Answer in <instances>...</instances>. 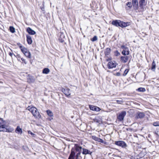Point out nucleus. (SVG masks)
Listing matches in <instances>:
<instances>
[{"mask_svg": "<svg viewBox=\"0 0 159 159\" xmlns=\"http://www.w3.org/2000/svg\"><path fill=\"white\" fill-rule=\"evenodd\" d=\"M27 109L31 112L34 117L36 118H40L41 116L37 109L34 107L29 106Z\"/></svg>", "mask_w": 159, "mask_h": 159, "instance_id": "obj_1", "label": "nucleus"}, {"mask_svg": "<svg viewBox=\"0 0 159 159\" xmlns=\"http://www.w3.org/2000/svg\"><path fill=\"white\" fill-rule=\"evenodd\" d=\"M112 24L117 27L120 26L122 28L125 27L130 25V22H125L120 20H116L112 22Z\"/></svg>", "mask_w": 159, "mask_h": 159, "instance_id": "obj_2", "label": "nucleus"}, {"mask_svg": "<svg viewBox=\"0 0 159 159\" xmlns=\"http://www.w3.org/2000/svg\"><path fill=\"white\" fill-rule=\"evenodd\" d=\"M139 6L138 11H139L142 12L144 9V7L146 5L145 0H140L139 2Z\"/></svg>", "mask_w": 159, "mask_h": 159, "instance_id": "obj_3", "label": "nucleus"}, {"mask_svg": "<svg viewBox=\"0 0 159 159\" xmlns=\"http://www.w3.org/2000/svg\"><path fill=\"white\" fill-rule=\"evenodd\" d=\"M126 114V112L125 111H122L121 113H119L117 116L118 120L119 121L123 120Z\"/></svg>", "mask_w": 159, "mask_h": 159, "instance_id": "obj_4", "label": "nucleus"}, {"mask_svg": "<svg viewBox=\"0 0 159 159\" xmlns=\"http://www.w3.org/2000/svg\"><path fill=\"white\" fill-rule=\"evenodd\" d=\"M115 144L122 148H125L126 146V144L125 143L122 141H115Z\"/></svg>", "mask_w": 159, "mask_h": 159, "instance_id": "obj_5", "label": "nucleus"}, {"mask_svg": "<svg viewBox=\"0 0 159 159\" xmlns=\"http://www.w3.org/2000/svg\"><path fill=\"white\" fill-rule=\"evenodd\" d=\"M14 130V129L10 127L7 126L6 125L2 131L4 132H12Z\"/></svg>", "mask_w": 159, "mask_h": 159, "instance_id": "obj_6", "label": "nucleus"}, {"mask_svg": "<svg viewBox=\"0 0 159 159\" xmlns=\"http://www.w3.org/2000/svg\"><path fill=\"white\" fill-rule=\"evenodd\" d=\"M116 64L115 61H111L108 63L107 66L108 68L110 69L115 67L116 66Z\"/></svg>", "mask_w": 159, "mask_h": 159, "instance_id": "obj_7", "label": "nucleus"}, {"mask_svg": "<svg viewBox=\"0 0 159 159\" xmlns=\"http://www.w3.org/2000/svg\"><path fill=\"white\" fill-rule=\"evenodd\" d=\"M132 5H133V6L134 10H138V0H132Z\"/></svg>", "mask_w": 159, "mask_h": 159, "instance_id": "obj_8", "label": "nucleus"}, {"mask_svg": "<svg viewBox=\"0 0 159 159\" xmlns=\"http://www.w3.org/2000/svg\"><path fill=\"white\" fill-rule=\"evenodd\" d=\"M61 91L62 92L67 96L70 95V89L67 88H62L61 89Z\"/></svg>", "mask_w": 159, "mask_h": 159, "instance_id": "obj_9", "label": "nucleus"}, {"mask_svg": "<svg viewBox=\"0 0 159 159\" xmlns=\"http://www.w3.org/2000/svg\"><path fill=\"white\" fill-rule=\"evenodd\" d=\"M5 126V121L2 119L0 118V131H2Z\"/></svg>", "mask_w": 159, "mask_h": 159, "instance_id": "obj_10", "label": "nucleus"}, {"mask_svg": "<svg viewBox=\"0 0 159 159\" xmlns=\"http://www.w3.org/2000/svg\"><path fill=\"white\" fill-rule=\"evenodd\" d=\"M121 47L124 49L122 51V54L124 55H128L129 54V51L128 50L127 48H126L124 46H122Z\"/></svg>", "mask_w": 159, "mask_h": 159, "instance_id": "obj_11", "label": "nucleus"}, {"mask_svg": "<svg viewBox=\"0 0 159 159\" xmlns=\"http://www.w3.org/2000/svg\"><path fill=\"white\" fill-rule=\"evenodd\" d=\"M89 108L91 110L96 111H99L100 110V109L99 107L91 105H89Z\"/></svg>", "mask_w": 159, "mask_h": 159, "instance_id": "obj_12", "label": "nucleus"}, {"mask_svg": "<svg viewBox=\"0 0 159 159\" xmlns=\"http://www.w3.org/2000/svg\"><path fill=\"white\" fill-rule=\"evenodd\" d=\"M92 153V152L91 151L89 150L84 148H83V152L82 153L83 155H86L88 154H89L91 155Z\"/></svg>", "mask_w": 159, "mask_h": 159, "instance_id": "obj_13", "label": "nucleus"}, {"mask_svg": "<svg viewBox=\"0 0 159 159\" xmlns=\"http://www.w3.org/2000/svg\"><path fill=\"white\" fill-rule=\"evenodd\" d=\"M74 148L76 151L78 152L77 153H81L82 149L81 147L80 146L77 144H75Z\"/></svg>", "mask_w": 159, "mask_h": 159, "instance_id": "obj_14", "label": "nucleus"}, {"mask_svg": "<svg viewBox=\"0 0 159 159\" xmlns=\"http://www.w3.org/2000/svg\"><path fill=\"white\" fill-rule=\"evenodd\" d=\"M26 31L28 33L31 35H34L35 34L36 32L34 30H32L30 27H28L26 30Z\"/></svg>", "mask_w": 159, "mask_h": 159, "instance_id": "obj_15", "label": "nucleus"}, {"mask_svg": "<svg viewBox=\"0 0 159 159\" xmlns=\"http://www.w3.org/2000/svg\"><path fill=\"white\" fill-rule=\"evenodd\" d=\"M76 157V159H85V156H84V155L81 154V153H77Z\"/></svg>", "mask_w": 159, "mask_h": 159, "instance_id": "obj_16", "label": "nucleus"}, {"mask_svg": "<svg viewBox=\"0 0 159 159\" xmlns=\"http://www.w3.org/2000/svg\"><path fill=\"white\" fill-rule=\"evenodd\" d=\"M145 116V114L143 112H138L137 113V117L138 118H142Z\"/></svg>", "mask_w": 159, "mask_h": 159, "instance_id": "obj_17", "label": "nucleus"}, {"mask_svg": "<svg viewBox=\"0 0 159 159\" xmlns=\"http://www.w3.org/2000/svg\"><path fill=\"white\" fill-rule=\"evenodd\" d=\"M75 155V152L72 149L71 150V153L69 156L68 159H74V157Z\"/></svg>", "mask_w": 159, "mask_h": 159, "instance_id": "obj_18", "label": "nucleus"}, {"mask_svg": "<svg viewBox=\"0 0 159 159\" xmlns=\"http://www.w3.org/2000/svg\"><path fill=\"white\" fill-rule=\"evenodd\" d=\"M129 57L128 56H122L121 57V60L124 63L126 62L129 60Z\"/></svg>", "mask_w": 159, "mask_h": 159, "instance_id": "obj_19", "label": "nucleus"}, {"mask_svg": "<svg viewBox=\"0 0 159 159\" xmlns=\"http://www.w3.org/2000/svg\"><path fill=\"white\" fill-rule=\"evenodd\" d=\"M26 38L28 43L29 44H31L32 42L31 37L29 35H26Z\"/></svg>", "mask_w": 159, "mask_h": 159, "instance_id": "obj_20", "label": "nucleus"}, {"mask_svg": "<svg viewBox=\"0 0 159 159\" xmlns=\"http://www.w3.org/2000/svg\"><path fill=\"white\" fill-rule=\"evenodd\" d=\"M19 47L22 52L24 54L25 52H26L28 50L25 47L23 46H20Z\"/></svg>", "mask_w": 159, "mask_h": 159, "instance_id": "obj_21", "label": "nucleus"}, {"mask_svg": "<svg viewBox=\"0 0 159 159\" xmlns=\"http://www.w3.org/2000/svg\"><path fill=\"white\" fill-rule=\"evenodd\" d=\"M156 63L155 61L154 60H153L152 64L151 70L153 71H155L156 69Z\"/></svg>", "mask_w": 159, "mask_h": 159, "instance_id": "obj_22", "label": "nucleus"}, {"mask_svg": "<svg viewBox=\"0 0 159 159\" xmlns=\"http://www.w3.org/2000/svg\"><path fill=\"white\" fill-rule=\"evenodd\" d=\"M15 131L16 133H20V134L22 132V129L19 126L17 127Z\"/></svg>", "mask_w": 159, "mask_h": 159, "instance_id": "obj_23", "label": "nucleus"}, {"mask_svg": "<svg viewBox=\"0 0 159 159\" xmlns=\"http://www.w3.org/2000/svg\"><path fill=\"white\" fill-rule=\"evenodd\" d=\"M24 54L26 57L29 58H30L31 57V54L28 50L24 53Z\"/></svg>", "mask_w": 159, "mask_h": 159, "instance_id": "obj_24", "label": "nucleus"}, {"mask_svg": "<svg viewBox=\"0 0 159 159\" xmlns=\"http://www.w3.org/2000/svg\"><path fill=\"white\" fill-rule=\"evenodd\" d=\"M111 51V49L109 48H107L105 50V54L106 55H109Z\"/></svg>", "mask_w": 159, "mask_h": 159, "instance_id": "obj_25", "label": "nucleus"}, {"mask_svg": "<svg viewBox=\"0 0 159 159\" xmlns=\"http://www.w3.org/2000/svg\"><path fill=\"white\" fill-rule=\"evenodd\" d=\"M50 72V70L48 68L44 69L43 70V73L44 74H48Z\"/></svg>", "mask_w": 159, "mask_h": 159, "instance_id": "obj_26", "label": "nucleus"}, {"mask_svg": "<svg viewBox=\"0 0 159 159\" xmlns=\"http://www.w3.org/2000/svg\"><path fill=\"white\" fill-rule=\"evenodd\" d=\"M47 113L49 116L52 117L53 116V114L52 112L50 110H48L46 111Z\"/></svg>", "mask_w": 159, "mask_h": 159, "instance_id": "obj_27", "label": "nucleus"}, {"mask_svg": "<svg viewBox=\"0 0 159 159\" xmlns=\"http://www.w3.org/2000/svg\"><path fill=\"white\" fill-rule=\"evenodd\" d=\"M137 90L139 92H144L146 91L145 88H139Z\"/></svg>", "mask_w": 159, "mask_h": 159, "instance_id": "obj_28", "label": "nucleus"}, {"mask_svg": "<svg viewBox=\"0 0 159 159\" xmlns=\"http://www.w3.org/2000/svg\"><path fill=\"white\" fill-rule=\"evenodd\" d=\"M60 37L61 40H62L64 38L65 36L64 34L62 32H60L59 33Z\"/></svg>", "mask_w": 159, "mask_h": 159, "instance_id": "obj_29", "label": "nucleus"}, {"mask_svg": "<svg viewBox=\"0 0 159 159\" xmlns=\"http://www.w3.org/2000/svg\"><path fill=\"white\" fill-rule=\"evenodd\" d=\"M9 29L10 31L12 33H14L15 32V29L12 26H10L9 27Z\"/></svg>", "mask_w": 159, "mask_h": 159, "instance_id": "obj_30", "label": "nucleus"}, {"mask_svg": "<svg viewBox=\"0 0 159 159\" xmlns=\"http://www.w3.org/2000/svg\"><path fill=\"white\" fill-rule=\"evenodd\" d=\"M98 40V38L96 36H95L94 37L91 39V40L93 42L97 41Z\"/></svg>", "mask_w": 159, "mask_h": 159, "instance_id": "obj_31", "label": "nucleus"}, {"mask_svg": "<svg viewBox=\"0 0 159 159\" xmlns=\"http://www.w3.org/2000/svg\"><path fill=\"white\" fill-rule=\"evenodd\" d=\"M129 70L128 69H126L125 70L123 74V76H125L128 73L129 71Z\"/></svg>", "mask_w": 159, "mask_h": 159, "instance_id": "obj_32", "label": "nucleus"}, {"mask_svg": "<svg viewBox=\"0 0 159 159\" xmlns=\"http://www.w3.org/2000/svg\"><path fill=\"white\" fill-rule=\"evenodd\" d=\"M115 55L116 56H119L120 55V53L118 51H116L114 52Z\"/></svg>", "mask_w": 159, "mask_h": 159, "instance_id": "obj_33", "label": "nucleus"}, {"mask_svg": "<svg viewBox=\"0 0 159 159\" xmlns=\"http://www.w3.org/2000/svg\"><path fill=\"white\" fill-rule=\"evenodd\" d=\"M92 138L95 141H97L98 140V139L99 138H98L95 136H92Z\"/></svg>", "mask_w": 159, "mask_h": 159, "instance_id": "obj_34", "label": "nucleus"}, {"mask_svg": "<svg viewBox=\"0 0 159 159\" xmlns=\"http://www.w3.org/2000/svg\"><path fill=\"white\" fill-rule=\"evenodd\" d=\"M127 6L129 7L130 8L132 7V5L131 2H128L126 4Z\"/></svg>", "mask_w": 159, "mask_h": 159, "instance_id": "obj_35", "label": "nucleus"}, {"mask_svg": "<svg viewBox=\"0 0 159 159\" xmlns=\"http://www.w3.org/2000/svg\"><path fill=\"white\" fill-rule=\"evenodd\" d=\"M28 134H31L32 137H35V134H34L33 133H32L30 130H29L28 131Z\"/></svg>", "mask_w": 159, "mask_h": 159, "instance_id": "obj_36", "label": "nucleus"}, {"mask_svg": "<svg viewBox=\"0 0 159 159\" xmlns=\"http://www.w3.org/2000/svg\"><path fill=\"white\" fill-rule=\"evenodd\" d=\"M153 125L155 126H159V123L157 122H155L153 123Z\"/></svg>", "mask_w": 159, "mask_h": 159, "instance_id": "obj_37", "label": "nucleus"}, {"mask_svg": "<svg viewBox=\"0 0 159 159\" xmlns=\"http://www.w3.org/2000/svg\"><path fill=\"white\" fill-rule=\"evenodd\" d=\"M97 141H98L99 142H100V143H103V140L102 139H101L99 138L98 139V140Z\"/></svg>", "mask_w": 159, "mask_h": 159, "instance_id": "obj_38", "label": "nucleus"}, {"mask_svg": "<svg viewBox=\"0 0 159 159\" xmlns=\"http://www.w3.org/2000/svg\"><path fill=\"white\" fill-rule=\"evenodd\" d=\"M117 103L121 104L123 102V101L122 100H116Z\"/></svg>", "mask_w": 159, "mask_h": 159, "instance_id": "obj_39", "label": "nucleus"}, {"mask_svg": "<svg viewBox=\"0 0 159 159\" xmlns=\"http://www.w3.org/2000/svg\"><path fill=\"white\" fill-rule=\"evenodd\" d=\"M21 60L23 62H24L25 64H26V63L25 62V60L23 58H21Z\"/></svg>", "mask_w": 159, "mask_h": 159, "instance_id": "obj_40", "label": "nucleus"}, {"mask_svg": "<svg viewBox=\"0 0 159 159\" xmlns=\"http://www.w3.org/2000/svg\"><path fill=\"white\" fill-rule=\"evenodd\" d=\"M116 75L117 76H120V72H117L116 73Z\"/></svg>", "mask_w": 159, "mask_h": 159, "instance_id": "obj_41", "label": "nucleus"}, {"mask_svg": "<svg viewBox=\"0 0 159 159\" xmlns=\"http://www.w3.org/2000/svg\"><path fill=\"white\" fill-rule=\"evenodd\" d=\"M13 53H11V52H10L9 53V55L11 56V57H12V55H13Z\"/></svg>", "mask_w": 159, "mask_h": 159, "instance_id": "obj_42", "label": "nucleus"}, {"mask_svg": "<svg viewBox=\"0 0 159 159\" xmlns=\"http://www.w3.org/2000/svg\"><path fill=\"white\" fill-rule=\"evenodd\" d=\"M13 159H15L14 158Z\"/></svg>", "mask_w": 159, "mask_h": 159, "instance_id": "obj_43", "label": "nucleus"}]
</instances>
